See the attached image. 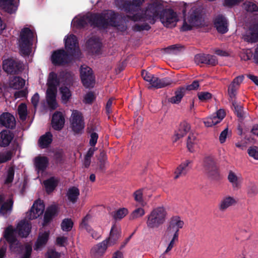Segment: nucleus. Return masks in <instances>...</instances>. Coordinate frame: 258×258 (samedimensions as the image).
<instances>
[{
  "mask_svg": "<svg viewBox=\"0 0 258 258\" xmlns=\"http://www.w3.org/2000/svg\"><path fill=\"white\" fill-rule=\"evenodd\" d=\"M45 206L41 200L36 201L31 209L27 212L26 217L29 220H33L39 217L44 212Z\"/></svg>",
  "mask_w": 258,
  "mask_h": 258,
  "instance_id": "obj_11",
  "label": "nucleus"
},
{
  "mask_svg": "<svg viewBox=\"0 0 258 258\" xmlns=\"http://www.w3.org/2000/svg\"><path fill=\"white\" fill-rule=\"evenodd\" d=\"M88 46L93 53L98 54L101 49V44L98 39H91L88 41Z\"/></svg>",
  "mask_w": 258,
  "mask_h": 258,
  "instance_id": "obj_40",
  "label": "nucleus"
},
{
  "mask_svg": "<svg viewBox=\"0 0 258 258\" xmlns=\"http://www.w3.org/2000/svg\"><path fill=\"white\" fill-rule=\"evenodd\" d=\"M190 125L186 122H181L179 125L176 136L178 138L184 136L190 130Z\"/></svg>",
  "mask_w": 258,
  "mask_h": 258,
  "instance_id": "obj_43",
  "label": "nucleus"
},
{
  "mask_svg": "<svg viewBox=\"0 0 258 258\" xmlns=\"http://www.w3.org/2000/svg\"><path fill=\"white\" fill-rule=\"evenodd\" d=\"M214 26L219 33H225L228 31L227 21L222 16H218L215 18Z\"/></svg>",
  "mask_w": 258,
  "mask_h": 258,
  "instance_id": "obj_26",
  "label": "nucleus"
},
{
  "mask_svg": "<svg viewBox=\"0 0 258 258\" xmlns=\"http://www.w3.org/2000/svg\"><path fill=\"white\" fill-rule=\"evenodd\" d=\"M18 112L20 118L22 120H25L27 115V109L26 105L23 103L21 104L18 107Z\"/></svg>",
  "mask_w": 258,
  "mask_h": 258,
  "instance_id": "obj_48",
  "label": "nucleus"
},
{
  "mask_svg": "<svg viewBox=\"0 0 258 258\" xmlns=\"http://www.w3.org/2000/svg\"><path fill=\"white\" fill-rule=\"evenodd\" d=\"M3 68L8 73H16L21 70L22 64L13 59L9 58L3 61Z\"/></svg>",
  "mask_w": 258,
  "mask_h": 258,
  "instance_id": "obj_16",
  "label": "nucleus"
},
{
  "mask_svg": "<svg viewBox=\"0 0 258 258\" xmlns=\"http://www.w3.org/2000/svg\"><path fill=\"white\" fill-rule=\"evenodd\" d=\"M65 48L70 55H73L79 50L78 41L76 37L73 34H69L64 38Z\"/></svg>",
  "mask_w": 258,
  "mask_h": 258,
  "instance_id": "obj_13",
  "label": "nucleus"
},
{
  "mask_svg": "<svg viewBox=\"0 0 258 258\" xmlns=\"http://www.w3.org/2000/svg\"><path fill=\"white\" fill-rule=\"evenodd\" d=\"M12 158L11 152H7L6 153L0 154V163L5 162Z\"/></svg>",
  "mask_w": 258,
  "mask_h": 258,
  "instance_id": "obj_58",
  "label": "nucleus"
},
{
  "mask_svg": "<svg viewBox=\"0 0 258 258\" xmlns=\"http://www.w3.org/2000/svg\"><path fill=\"white\" fill-rule=\"evenodd\" d=\"M51 59L54 64L60 65L69 62L70 56L67 54L63 50H58L52 53Z\"/></svg>",
  "mask_w": 258,
  "mask_h": 258,
  "instance_id": "obj_18",
  "label": "nucleus"
},
{
  "mask_svg": "<svg viewBox=\"0 0 258 258\" xmlns=\"http://www.w3.org/2000/svg\"><path fill=\"white\" fill-rule=\"evenodd\" d=\"M232 101V104L234 107L235 111L237 114V115L239 117H242L243 116V112L242 110V107L237 102L235 101H233V99H231Z\"/></svg>",
  "mask_w": 258,
  "mask_h": 258,
  "instance_id": "obj_53",
  "label": "nucleus"
},
{
  "mask_svg": "<svg viewBox=\"0 0 258 258\" xmlns=\"http://www.w3.org/2000/svg\"><path fill=\"white\" fill-rule=\"evenodd\" d=\"M166 216V211L163 207L154 209L148 217L147 226L151 228L158 227L164 222Z\"/></svg>",
  "mask_w": 258,
  "mask_h": 258,
  "instance_id": "obj_7",
  "label": "nucleus"
},
{
  "mask_svg": "<svg viewBox=\"0 0 258 258\" xmlns=\"http://www.w3.org/2000/svg\"><path fill=\"white\" fill-rule=\"evenodd\" d=\"M49 236V232L48 231L40 232L34 245V249L37 251L42 250L46 244Z\"/></svg>",
  "mask_w": 258,
  "mask_h": 258,
  "instance_id": "obj_23",
  "label": "nucleus"
},
{
  "mask_svg": "<svg viewBox=\"0 0 258 258\" xmlns=\"http://www.w3.org/2000/svg\"><path fill=\"white\" fill-rule=\"evenodd\" d=\"M206 61L207 64H211L212 66H214L218 63V60L216 56L209 54L207 55Z\"/></svg>",
  "mask_w": 258,
  "mask_h": 258,
  "instance_id": "obj_61",
  "label": "nucleus"
},
{
  "mask_svg": "<svg viewBox=\"0 0 258 258\" xmlns=\"http://www.w3.org/2000/svg\"><path fill=\"white\" fill-rule=\"evenodd\" d=\"M225 112L220 109L215 113L204 119L203 122L207 127H212L220 123L225 116Z\"/></svg>",
  "mask_w": 258,
  "mask_h": 258,
  "instance_id": "obj_14",
  "label": "nucleus"
},
{
  "mask_svg": "<svg viewBox=\"0 0 258 258\" xmlns=\"http://www.w3.org/2000/svg\"><path fill=\"white\" fill-rule=\"evenodd\" d=\"M13 138L9 131H3L0 133V146L6 147L9 145Z\"/></svg>",
  "mask_w": 258,
  "mask_h": 258,
  "instance_id": "obj_35",
  "label": "nucleus"
},
{
  "mask_svg": "<svg viewBox=\"0 0 258 258\" xmlns=\"http://www.w3.org/2000/svg\"><path fill=\"white\" fill-rule=\"evenodd\" d=\"M14 175V169L13 167H10L8 170L6 178L5 179V183L9 184L12 182Z\"/></svg>",
  "mask_w": 258,
  "mask_h": 258,
  "instance_id": "obj_55",
  "label": "nucleus"
},
{
  "mask_svg": "<svg viewBox=\"0 0 258 258\" xmlns=\"http://www.w3.org/2000/svg\"><path fill=\"white\" fill-rule=\"evenodd\" d=\"M52 141V135L50 133L47 132L40 138L38 144L41 148H45L50 144Z\"/></svg>",
  "mask_w": 258,
  "mask_h": 258,
  "instance_id": "obj_38",
  "label": "nucleus"
},
{
  "mask_svg": "<svg viewBox=\"0 0 258 258\" xmlns=\"http://www.w3.org/2000/svg\"><path fill=\"white\" fill-rule=\"evenodd\" d=\"M162 6H163L162 5ZM164 9V7H163ZM162 12L160 16L161 23L167 27H174L182 18L183 24L181 29L183 31L191 30L196 27L203 25V20L198 9L192 4L181 2L179 6V11L169 9Z\"/></svg>",
  "mask_w": 258,
  "mask_h": 258,
  "instance_id": "obj_1",
  "label": "nucleus"
},
{
  "mask_svg": "<svg viewBox=\"0 0 258 258\" xmlns=\"http://www.w3.org/2000/svg\"><path fill=\"white\" fill-rule=\"evenodd\" d=\"M0 7L6 12L13 14L17 11L18 5L13 0H0Z\"/></svg>",
  "mask_w": 258,
  "mask_h": 258,
  "instance_id": "obj_27",
  "label": "nucleus"
},
{
  "mask_svg": "<svg viewBox=\"0 0 258 258\" xmlns=\"http://www.w3.org/2000/svg\"><path fill=\"white\" fill-rule=\"evenodd\" d=\"M117 16L112 11H107L102 14H89L86 16H78L72 22L73 27L82 28L88 23L91 26H97L100 28H107L111 26L117 27L118 29L123 31L126 29V26H120L116 23Z\"/></svg>",
  "mask_w": 258,
  "mask_h": 258,
  "instance_id": "obj_3",
  "label": "nucleus"
},
{
  "mask_svg": "<svg viewBox=\"0 0 258 258\" xmlns=\"http://www.w3.org/2000/svg\"><path fill=\"white\" fill-rule=\"evenodd\" d=\"M252 56V52L250 50H243L240 54V57L244 60H249Z\"/></svg>",
  "mask_w": 258,
  "mask_h": 258,
  "instance_id": "obj_57",
  "label": "nucleus"
},
{
  "mask_svg": "<svg viewBox=\"0 0 258 258\" xmlns=\"http://www.w3.org/2000/svg\"><path fill=\"white\" fill-rule=\"evenodd\" d=\"M242 0H224V5L231 7L239 4Z\"/></svg>",
  "mask_w": 258,
  "mask_h": 258,
  "instance_id": "obj_62",
  "label": "nucleus"
},
{
  "mask_svg": "<svg viewBox=\"0 0 258 258\" xmlns=\"http://www.w3.org/2000/svg\"><path fill=\"white\" fill-rule=\"evenodd\" d=\"M145 0H133L132 3L124 2L122 9L126 12L127 16L134 21L144 22L141 26H138V30H148V25L153 24L158 18L159 12L163 8L159 0H152L144 9H139Z\"/></svg>",
  "mask_w": 258,
  "mask_h": 258,
  "instance_id": "obj_2",
  "label": "nucleus"
},
{
  "mask_svg": "<svg viewBox=\"0 0 258 258\" xmlns=\"http://www.w3.org/2000/svg\"><path fill=\"white\" fill-rule=\"evenodd\" d=\"M145 212L143 208H138L131 213V217L132 219H137L144 215Z\"/></svg>",
  "mask_w": 258,
  "mask_h": 258,
  "instance_id": "obj_50",
  "label": "nucleus"
},
{
  "mask_svg": "<svg viewBox=\"0 0 258 258\" xmlns=\"http://www.w3.org/2000/svg\"><path fill=\"white\" fill-rule=\"evenodd\" d=\"M244 39L250 42L258 41V25H255L249 29L246 32Z\"/></svg>",
  "mask_w": 258,
  "mask_h": 258,
  "instance_id": "obj_33",
  "label": "nucleus"
},
{
  "mask_svg": "<svg viewBox=\"0 0 258 258\" xmlns=\"http://www.w3.org/2000/svg\"><path fill=\"white\" fill-rule=\"evenodd\" d=\"M64 118L60 112H56L53 114L51 120V125L55 130H60L64 124Z\"/></svg>",
  "mask_w": 258,
  "mask_h": 258,
  "instance_id": "obj_25",
  "label": "nucleus"
},
{
  "mask_svg": "<svg viewBox=\"0 0 258 258\" xmlns=\"http://www.w3.org/2000/svg\"><path fill=\"white\" fill-rule=\"evenodd\" d=\"M227 179L234 190L241 188L242 178L240 173L233 170H230L227 175Z\"/></svg>",
  "mask_w": 258,
  "mask_h": 258,
  "instance_id": "obj_19",
  "label": "nucleus"
},
{
  "mask_svg": "<svg viewBox=\"0 0 258 258\" xmlns=\"http://www.w3.org/2000/svg\"><path fill=\"white\" fill-rule=\"evenodd\" d=\"M80 195L79 189L76 187L69 188L67 192L68 200L73 203L77 202Z\"/></svg>",
  "mask_w": 258,
  "mask_h": 258,
  "instance_id": "obj_36",
  "label": "nucleus"
},
{
  "mask_svg": "<svg viewBox=\"0 0 258 258\" xmlns=\"http://www.w3.org/2000/svg\"><path fill=\"white\" fill-rule=\"evenodd\" d=\"M207 54H199L195 56V61L197 64L206 63Z\"/></svg>",
  "mask_w": 258,
  "mask_h": 258,
  "instance_id": "obj_56",
  "label": "nucleus"
},
{
  "mask_svg": "<svg viewBox=\"0 0 258 258\" xmlns=\"http://www.w3.org/2000/svg\"><path fill=\"white\" fill-rule=\"evenodd\" d=\"M60 254L52 249L48 250L46 253V258H59Z\"/></svg>",
  "mask_w": 258,
  "mask_h": 258,
  "instance_id": "obj_60",
  "label": "nucleus"
},
{
  "mask_svg": "<svg viewBox=\"0 0 258 258\" xmlns=\"http://www.w3.org/2000/svg\"><path fill=\"white\" fill-rule=\"evenodd\" d=\"M95 99V95L92 92L87 93L84 97L83 101L85 103H91Z\"/></svg>",
  "mask_w": 258,
  "mask_h": 258,
  "instance_id": "obj_59",
  "label": "nucleus"
},
{
  "mask_svg": "<svg viewBox=\"0 0 258 258\" xmlns=\"http://www.w3.org/2000/svg\"><path fill=\"white\" fill-rule=\"evenodd\" d=\"M58 180L56 178L51 177L44 181V185L47 192H51L56 186Z\"/></svg>",
  "mask_w": 258,
  "mask_h": 258,
  "instance_id": "obj_42",
  "label": "nucleus"
},
{
  "mask_svg": "<svg viewBox=\"0 0 258 258\" xmlns=\"http://www.w3.org/2000/svg\"><path fill=\"white\" fill-rule=\"evenodd\" d=\"M32 252V247L29 244L25 246L23 253L19 258H30Z\"/></svg>",
  "mask_w": 258,
  "mask_h": 258,
  "instance_id": "obj_52",
  "label": "nucleus"
},
{
  "mask_svg": "<svg viewBox=\"0 0 258 258\" xmlns=\"http://www.w3.org/2000/svg\"><path fill=\"white\" fill-rule=\"evenodd\" d=\"M108 247L106 241H102L94 245L91 250V254L93 258H102Z\"/></svg>",
  "mask_w": 258,
  "mask_h": 258,
  "instance_id": "obj_20",
  "label": "nucleus"
},
{
  "mask_svg": "<svg viewBox=\"0 0 258 258\" xmlns=\"http://www.w3.org/2000/svg\"><path fill=\"white\" fill-rule=\"evenodd\" d=\"M142 76L144 80L149 83L150 85L149 87L160 88L168 86L172 83V81L168 78L159 79L158 78L145 71L142 72Z\"/></svg>",
  "mask_w": 258,
  "mask_h": 258,
  "instance_id": "obj_8",
  "label": "nucleus"
},
{
  "mask_svg": "<svg viewBox=\"0 0 258 258\" xmlns=\"http://www.w3.org/2000/svg\"><path fill=\"white\" fill-rule=\"evenodd\" d=\"M91 220L92 217L90 215H86L82 220L80 224V227L82 229H85L91 235L93 238L98 239L101 237V230H95L89 225V223L91 222Z\"/></svg>",
  "mask_w": 258,
  "mask_h": 258,
  "instance_id": "obj_15",
  "label": "nucleus"
},
{
  "mask_svg": "<svg viewBox=\"0 0 258 258\" xmlns=\"http://www.w3.org/2000/svg\"><path fill=\"white\" fill-rule=\"evenodd\" d=\"M4 202L1 208L0 209V214L7 216L9 215L12 210L13 201L11 198H9L6 201H4V198L3 196H0V203Z\"/></svg>",
  "mask_w": 258,
  "mask_h": 258,
  "instance_id": "obj_28",
  "label": "nucleus"
},
{
  "mask_svg": "<svg viewBox=\"0 0 258 258\" xmlns=\"http://www.w3.org/2000/svg\"><path fill=\"white\" fill-rule=\"evenodd\" d=\"M68 241V239L67 237L64 236H59L56 239V244L60 246H65Z\"/></svg>",
  "mask_w": 258,
  "mask_h": 258,
  "instance_id": "obj_63",
  "label": "nucleus"
},
{
  "mask_svg": "<svg viewBox=\"0 0 258 258\" xmlns=\"http://www.w3.org/2000/svg\"><path fill=\"white\" fill-rule=\"evenodd\" d=\"M31 229V224L26 220L20 222L16 228L18 235L21 237H27L30 233Z\"/></svg>",
  "mask_w": 258,
  "mask_h": 258,
  "instance_id": "obj_24",
  "label": "nucleus"
},
{
  "mask_svg": "<svg viewBox=\"0 0 258 258\" xmlns=\"http://www.w3.org/2000/svg\"><path fill=\"white\" fill-rule=\"evenodd\" d=\"M185 93V89L184 88L178 89L176 92L174 96L170 99V102L172 103L177 104L179 103L184 95Z\"/></svg>",
  "mask_w": 258,
  "mask_h": 258,
  "instance_id": "obj_44",
  "label": "nucleus"
},
{
  "mask_svg": "<svg viewBox=\"0 0 258 258\" xmlns=\"http://www.w3.org/2000/svg\"><path fill=\"white\" fill-rule=\"evenodd\" d=\"M198 96L202 101H206L212 98V94L208 92H200L198 93Z\"/></svg>",
  "mask_w": 258,
  "mask_h": 258,
  "instance_id": "obj_54",
  "label": "nucleus"
},
{
  "mask_svg": "<svg viewBox=\"0 0 258 258\" xmlns=\"http://www.w3.org/2000/svg\"><path fill=\"white\" fill-rule=\"evenodd\" d=\"M57 212V207L55 206H52L49 207L46 211L44 217V224H46L56 214Z\"/></svg>",
  "mask_w": 258,
  "mask_h": 258,
  "instance_id": "obj_41",
  "label": "nucleus"
},
{
  "mask_svg": "<svg viewBox=\"0 0 258 258\" xmlns=\"http://www.w3.org/2000/svg\"><path fill=\"white\" fill-rule=\"evenodd\" d=\"M120 237V228L116 225H113L110 230L109 237L104 241H106L107 244L111 246L116 244Z\"/></svg>",
  "mask_w": 258,
  "mask_h": 258,
  "instance_id": "obj_21",
  "label": "nucleus"
},
{
  "mask_svg": "<svg viewBox=\"0 0 258 258\" xmlns=\"http://www.w3.org/2000/svg\"><path fill=\"white\" fill-rule=\"evenodd\" d=\"M243 8L248 12H256L258 10L257 6L255 4L250 2L244 3Z\"/></svg>",
  "mask_w": 258,
  "mask_h": 258,
  "instance_id": "obj_51",
  "label": "nucleus"
},
{
  "mask_svg": "<svg viewBox=\"0 0 258 258\" xmlns=\"http://www.w3.org/2000/svg\"><path fill=\"white\" fill-rule=\"evenodd\" d=\"M247 153L250 157L258 160V147L256 146L249 147L247 149Z\"/></svg>",
  "mask_w": 258,
  "mask_h": 258,
  "instance_id": "obj_49",
  "label": "nucleus"
},
{
  "mask_svg": "<svg viewBox=\"0 0 258 258\" xmlns=\"http://www.w3.org/2000/svg\"><path fill=\"white\" fill-rule=\"evenodd\" d=\"M199 87V83L198 81H194L191 84L187 85L185 88V91L187 90H197Z\"/></svg>",
  "mask_w": 258,
  "mask_h": 258,
  "instance_id": "obj_64",
  "label": "nucleus"
},
{
  "mask_svg": "<svg viewBox=\"0 0 258 258\" xmlns=\"http://www.w3.org/2000/svg\"><path fill=\"white\" fill-rule=\"evenodd\" d=\"M144 190L143 189H139L136 191L134 194L135 200L139 203L142 207L146 205V203L143 199Z\"/></svg>",
  "mask_w": 258,
  "mask_h": 258,
  "instance_id": "obj_46",
  "label": "nucleus"
},
{
  "mask_svg": "<svg viewBox=\"0 0 258 258\" xmlns=\"http://www.w3.org/2000/svg\"><path fill=\"white\" fill-rule=\"evenodd\" d=\"M128 213V210L126 208H121L117 209L113 214V218L116 220H121Z\"/></svg>",
  "mask_w": 258,
  "mask_h": 258,
  "instance_id": "obj_45",
  "label": "nucleus"
},
{
  "mask_svg": "<svg viewBox=\"0 0 258 258\" xmlns=\"http://www.w3.org/2000/svg\"><path fill=\"white\" fill-rule=\"evenodd\" d=\"M184 222L179 216H173L169 220L164 234V238L169 241V243L165 251H170L177 241L179 236V231L184 226Z\"/></svg>",
  "mask_w": 258,
  "mask_h": 258,
  "instance_id": "obj_5",
  "label": "nucleus"
},
{
  "mask_svg": "<svg viewBox=\"0 0 258 258\" xmlns=\"http://www.w3.org/2000/svg\"><path fill=\"white\" fill-rule=\"evenodd\" d=\"M243 76L236 77L228 87V95L230 99H234L236 95V91L239 84L242 82Z\"/></svg>",
  "mask_w": 258,
  "mask_h": 258,
  "instance_id": "obj_34",
  "label": "nucleus"
},
{
  "mask_svg": "<svg viewBox=\"0 0 258 258\" xmlns=\"http://www.w3.org/2000/svg\"><path fill=\"white\" fill-rule=\"evenodd\" d=\"M74 223L71 219H64L61 223V228L63 231H70L73 228Z\"/></svg>",
  "mask_w": 258,
  "mask_h": 258,
  "instance_id": "obj_47",
  "label": "nucleus"
},
{
  "mask_svg": "<svg viewBox=\"0 0 258 258\" xmlns=\"http://www.w3.org/2000/svg\"><path fill=\"white\" fill-rule=\"evenodd\" d=\"M192 161L186 160L181 163L174 171V178L177 179L186 174L191 167Z\"/></svg>",
  "mask_w": 258,
  "mask_h": 258,
  "instance_id": "obj_22",
  "label": "nucleus"
},
{
  "mask_svg": "<svg viewBox=\"0 0 258 258\" xmlns=\"http://www.w3.org/2000/svg\"><path fill=\"white\" fill-rule=\"evenodd\" d=\"M63 82H67L63 73L58 75L53 72L49 74L47 82L46 100L48 107L51 109H55L58 106L56 101L57 87L60 83Z\"/></svg>",
  "mask_w": 258,
  "mask_h": 258,
  "instance_id": "obj_4",
  "label": "nucleus"
},
{
  "mask_svg": "<svg viewBox=\"0 0 258 258\" xmlns=\"http://www.w3.org/2000/svg\"><path fill=\"white\" fill-rule=\"evenodd\" d=\"M205 162L208 175L213 178L219 176V167L215 159L211 157H207L206 158Z\"/></svg>",
  "mask_w": 258,
  "mask_h": 258,
  "instance_id": "obj_17",
  "label": "nucleus"
},
{
  "mask_svg": "<svg viewBox=\"0 0 258 258\" xmlns=\"http://www.w3.org/2000/svg\"><path fill=\"white\" fill-rule=\"evenodd\" d=\"M199 140L197 136L193 134H190L186 141V147L190 152H194L199 147Z\"/></svg>",
  "mask_w": 258,
  "mask_h": 258,
  "instance_id": "obj_29",
  "label": "nucleus"
},
{
  "mask_svg": "<svg viewBox=\"0 0 258 258\" xmlns=\"http://www.w3.org/2000/svg\"><path fill=\"white\" fill-rule=\"evenodd\" d=\"M71 125L72 130L76 133H79L84 127V122L82 114L76 110L72 112L70 118Z\"/></svg>",
  "mask_w": 258,
  "mask_h": 258,
  "instance_id": "obj_12",
  "label": "nucleus"
},
{
  "mask_svg": "<svg viewBox=\"0 0 258 258\" xmlns=\"http://www.w3.org/2000/svg\"><path fill=\"white\" fill-rule=\"evenodd\" d=\"M59 90L62 102L67 103L71 98V91L68 87L65 86H61Z\"/></svg>",
  "mask_w": 258,
  "mask_h": 258,
  "instance_id": "obj_37",
  "label": "nucleus"
},
{
  "mask_svg": "<svg viewBox=\"0 0 258 258\" xmlns=\"http://www.w3.org/2000/svg\"><path fill=\"white\" fill-rule=\"evenodd\" d=\"M18 232L12 226H9L5 230L4 237L10 244V249L16 251L20 246L19 241L17 237Z\"/></svg>",
  "mask_w": 258,
  "mask_h": 258,
  "instance_id": "obj_9",
  "label": "nucleus"
},
{
  "mask_svg": "<svg viewBox=\"0 0 258 258\" xmlns=\"http://www.w3.org/2000/svg\"><path fill=\"white\" fill-rule=\"evenodd\" d=\"M34 163L38 173L43 172L48 165V159L46 157L38 156L35 158Z\"/></svg>",
  "mask_w": 258,
  "mask_h": 258,
  "instance_id": "obj_31",
  "label": "nucleus"
},
{
  "mask_svg": "<svg viewBox=\"0 0 258 258\" xmlns=\"http://www.w3.org/2000/svg\"><path fill=\"white\" fill-rule=\"evenodd\" d=\"M34 37L33 32L28 28L22 29L18 45L20 53L23 55H28L31 52V40Z\"/></svg>",
  "mask_w": 258,
  "mask_h": 258,
  "instance_id": "obj_6",
  "label": "nucleus"
},
{
  "mask_svg": "<svg viewBox=\"0 0 258 258\" xmlns=\"http://www.w3.org/2000/svg\"><path fill=\"white\" fill-rule=\"evenodd\" d=\"M80 76L82 83L86 88L94 86L95 79L90 68L85 66H82L80 69Z\"/></svg>",
  "mask_w": 258,
  "mask_h": 258,
  "instance_id": "obj_10",
  "label": "nucleus"
},
{
  "mask_svg": "<svg viewBox=\"0 0 258 258\" xmlns=\"http://www.w3.org/2000/svg\"><path fill=\"white\" fill-rule=\"evenodd\" d=\"M0 123L6 127L13 128L15 125V119L10 113H4L0 116Z\"/></svg>",
  "mask_w": 258,
  "mask_h": 258,
  "instance_id": "obj_32",
  "label": "nucleus"
},
{
  "mask_svg": "<svg viewBox=\"0 0 258 258\" xmlns=\"http://www.w3.org/2000/svg\"><path fill=\"white\" fill-rule=\"evenodd\" d=\"M25 84V81L20 77H14L10 82V87L16 90L21 89Z\"/></svg>",
  "mask_w": 258,
  "mask_h": 258,
  "instance_id": "obj_39",
  "label": "nucleus"
},
{
  "mask_svg": "<svg viewBox=\"0 0 258 258\" xmlns=\"http://www.w3.org/2000/svg\"><path fill=\"white\" fill-rule=\"evenodd\" d=\"M237 203L236 199L231 196H227L223 197L219 204V209L220 211H224L229 207L235 205Z\"/></svg>",
  "mask_w": 258,
  "mask_h": 258,
  "instance_id": "obj_30",
  "label": "nucleus"
}]
</instances>
